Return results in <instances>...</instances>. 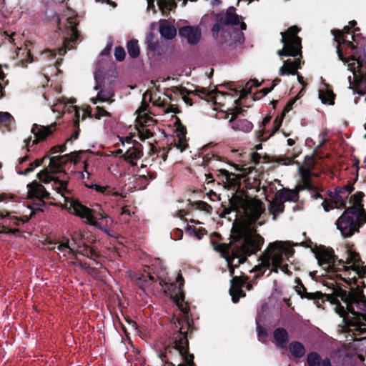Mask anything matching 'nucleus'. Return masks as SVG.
I'll use <instances>...</instances> for the list:
<instances>
[{
	"label": "nucleus",
	"mask_w": 366,
	"mask_h": 366,
	"mask_svg": "<svg viewBox=\"0 0 366 366\" xmlns=\"http://www.w3.org/2000/svg\"><path fill=\"white\" fill-rule=\"evenodd\" d=\"M74 252L80 253L84 256H86L90 258H94L97 257V252L93 249L92 248H90L85 245V243L82 244L81 249H77Z\"/></svg>",
	"instance_id": "obj_33"
},
{
	"label": "nucleus",
	"mask_w": 366,
	"mask_h": 366,
	"mask_svg": "<svg viewBox=\"0 0 366 366\" xmlns=\"http://www.w3.org/2000/svg\"><path fill=\"white\" fill-rule=\"evenodd\" d=\"M351 193L349 187L337 189L335 193H331L330 198L332 204H330L327 201L322 202V206L325 212H328L333 207L342 209L346 206V202Z\"/></svg>",
	"instance_id": "obj_13"
},
{
	"label": "nucleus",
	"mask_w": 366,
	"mask_h": 366,
	"mask_svg": "<svg viewBox=\"0 0 366 366\" xmlns=\"http://www.w3.org/2000/svg\"><path fill=\"white\" fill-rule=\"evenodd\" d=\"M179 35L189 44H196L201 39V30L198 26H185L179 29Z\"/></svg>",
	"instance_id": "obj_17"
},
{
	"label": "nucleus",
	"mask_w": 366,
	"mask_h": 366,
	"mask_svg": "<svg viewBox=\"0 0 366 366\" xmlns=\"http://www.w3.org/2000/svg\"><path fill=\"white\" fill-rule=\"evenodd\" d=\"M74 109H75V112H76V122L79 121V112L77 110L76 107H74Z\"/></svg>",
	"instance_id": "obj_57"
},
{
	"label": "nucleus",
	"mask_w": 366,
	"mask_h": 366,
	"mask_svg": "<svg viewBox=\"0 0 366 366\" xmlns=\"http://www.w3.org/2000/svg\"><path fill=\"white\" fill-rule=\"evenodd\" d=\"M69 160L67 155L56 156L50 158L49 164L47 168L44 169L37 174V177L44 184H51V188L58 194H61L63 198V207L67 209L69 213L74 214L81 218H85L88 223L91 225L97 226L103 231L107 232L106 229L101 227L94 217V213L99 216L101 219H107V217L103 215L101 212H97L88 207L82 205L79 202L74 199L69 195V192L66 189V182L59 179L52 175L54 173H60L61 167L65 164Z\"/></svg>",
	"instance_id": "obj_2"
},
{
	"label": "nucleus",
	"mask_w": 366,
	"mask_h": 366,
	"mask_svg": "<svg viewBox=\"0 0 366 366\" xmlns=\"http://www.w3.org/2000/svg\"><path fill=\"white\" fill-rule=\"evenodd\" d=\"M113 94L110 92H104V91H100L96 99L92 98L91 101L94 104H97V102H108L110 100V99L112 97Z\"/></svg>",
	"instance_id": "obj_34"
},
{
	"label": "nucleus",
	"mask_w": 366,
	"mask_h": 366,
	"mask_svg": "<svg viewBox=\"0 0 366 366\" xmlns=\"http://www.w3.org/2000/svg\"><path fill=\"white\" fill-rule=\"evenodd\" d=\"M297 79H298V81H299L300 84H303V77H302V76H300V75H299V74H298V75H297Z\"/></svg>",
	"instance_id": "obj_60"
},
{
	"label": "nucleus",
	"mask_w": 366,
	"mask_h": 366,
	"mask_svg": "<svg viewBox=\"0 0 366 366\" xmlns=\"http://www.w3.org/2000/svg\"><path fill=\"white\" fill-rule=\"evenodd\" d=\"M319 98L324 104H333L335 99V94L332 89L327 85L325 84L319 90Z\"/></svg>",
	"instance_id": "obj_25"
},
{
	"label": "nucleus",
	"mask_w": 366,
	"mask_h": 366,
	"mask_svg": "<svg viewBox=\"0 0 366 366\" xmlns=\"http://www.w3.org/2000/svg\"><path fill=\"white\" fill-rule=\"evenodd\" d=\"M321 364L322 366H331L330 361L329 359L326 358L321 361Z\"/></svg>",
	"instance_id": "obj_54"
},
{
	"label": "nucleus",
	"mask_w": 366,
	"mask_h": 366,
	"mask_svg": "<svg viewBox=\"0 0 366 366\" xmlns=\"http://www.w3.org/2000/svg\"><path fill=\"white\" fill-rule=\"evenodd\" d=\"M94 115L96 119H100L102 117H110V113L106 111L104 108L97 106L96 107V112Z\"/></svg>",
	"instance_id": "obj_42"
},
{
	"label": "nucleus",
	"mask_w": 366,
	"mask_h": 366,
	"mask_svg": "<svg viewBox=\"0 0 366 366\" xmlns=\"http://www.w3.org/2000/svg\"><path fill=\"white\" fill-rule=\"evenodd\" d=\"M143 155L142 144L135 142L132 147H128L124 153V159L132 165L137 164V160Z\"/></svg>",
	"instance_id": "obj_18"
},
{
	"label": "nucleus",
	"mask_w": 366,
	"mask_h": 366,
	"mask_svg": "<svg viewBox=\"0 0 366 366\" xmlns=\"http://www.w3.org/2000/svg\"><path fill=\"white\" fill-rule=\"evenodd\" d=\"M31 43L28 42L24 44V47L18 46L16 49V56L21 62L23 66H26L27 63H30L32 61V59L30 56V50L28 48L29 45Z\"/></svg>",
	"instance_id": "obj_24"
},
{
	"label": "nucleus",
	"mask_w": 366,
	"mask_h": 366,
	"mask_svg": "<svg viewBox=\"0 0 366 366\" xmlns=\"http://www.w3.org/2000/svg\"><path fill=\"white\" fill-rule=\"evenodd\" d=\"M46 158V157H44L42 159H36L35 162H31L29 164V166L25 169L24 171H19V174H24V175H26L28 174L29 173L31 172L32 171H34V169L40 166L41 164H42V162L44 161V159Z\"/></svg>",
	"instance_id": "obj_37"
},
{
	"label": "nucleus",
	"mask_w": 366,
	"mask_h": 366,
	"mask_svg": "<svg viewBox=\"0 0 366 366\" xmlns=\"http://www.w3.org/2000/svg\"><path fill=\"white\" fill-rule=\"evenodd\" d=\"M187 229L194 233L199 239L204 234V229L202 227L195 228L192 226H188Z\"/></svg>",
	"instance_id": "obj_44"
},
{
	"label": "nucleus",
	"mask_w": 366,
	"mask_h": 366,
	"mask_svg": "<svg viewBox=\"0 0 366 366\" xmlns=\"http://www.w3.org/2000/svg\"><path fill=\"white\" fill-rule=\"evenodd\" d=\"M27 197L29 199L33 201L27 206L30 214L29 215H24L21 218L14 216L10 217V221L15 225L28 222L35 211H41V208L45 205L44 200L49 198V193L43 185L34 181L28 184Z\"/></svg>",
	"instance_id": "obj_9"
},
{
	"label": "nucleus",
	"mask_w": 366,
	"mask_h": 366,
	"mask_svg": "<svg viewBox=\"0 0 366 366\" xmlns=\"http://www.w3.org/2000/svg\"><path fill=\"white\" fill-rule=\"evenodd\" d=\"M230 203L242 219V228L239 237L229 244H219L215 249L225 258L230 272L244 262L247 256L257 252L261 248L264 239L254 231L250 226L254 224L264 212V204L255 199H245L242 195H234Z\"/></svg>",
	"instance_id": "obj_1"
},
{
	"label": "nucleus",
	"mask_w": 366,
	"mask_h": 366,
	"mask_svg": "<svg viewBox=\"0 0 366 366\" xmlns=\"http://www.w3.org/2000/svg\"><path fill=\"white\" fill-rule=\"evenodd\" d=\"M307 362L309 366H320L321 359L318 354L315 352H311L308 354Z\"/></svg>",
	"instance_id": "obj_36"
},
{
	"label": "nucleus",
	"mask_w": 366,
	"mask_h": 366,
	"mask_svg": "<svg viewBox=\"0 0 366 366\" xmlns=\"http://www.w3.org/2000/svg\"><path fill=\"white\" fill-rule=\"evenodd\" d=\"M180 94L182 96L183 100L189 105H192V103L186 94H193L207 102H212L214 105H219V107H215L214 108V110L219 109L220 111H222V108L224 107L227 104L237 102V100H233L232 96L227 93H222L214 90L209 91L203 87L196 88L194 90L188 91L186 89H182L180 91Z\"/></svg>",
	"instance_id": "obj_10"
},
{
	"label": "nucleus",
	"mask_w": 366,
	"mask_h": 366,
	"mask_svg": "<svg viewBox=\"0 0 366 366\" xmlns=\"http://www.w3.org/2000/svg\"><path fill=\"white\" fill-rule=\"evenodd\" d=\"M127 51L129 56L136 58L139 54V47L137 40H131L127 44Z\"/></svg>",
	"instance_id": "obj_32"
},
{
	"label": "nucleus",
	"mask_w": 366,
	"mask_h": 366,
	"mask_svg": "<svg viewBox=\"0 0 366 366\" xmlns=\"http://www.w3.org/2000/svg\"><path fill=\"white\" fill-rule=\"evenodd\" d=\"M282 119L277 118L274 121V132L277 131L281 126Z\"/></svg>",
	"instance_id": "obj_51"
},
{
	"label": "nucleus",
	"mask_w": 366,
	"mask_h": 366,
	"mask_svg": "<svg viewBox=\"0 0 366 366\" xmlns=\"http://www.w3.org/2000/svg\"><path fill=\"white\" fill-rule=\"evenodd\" d=\"M7 215H9V214L7 212H5V213L4 212H0V217L1 218H4V217H5Z\"/></svg>",
	"instance_id": "obj_61"
},
{
	"label": "nucleus",
	"mask_w": 366,
	"mask_h": 366,
	"mask_svg": "<svg viewBox=\"0 0 366 366\" xmlns=\"http://www.w3.org/2000/svg\"><path fill=\"white\" fill-rule=\"evenodd\" d=\"M246 287H247V290H249L252 289V285L250 283H247V285H246Z\"/></svg>",
	"instance_id": "obj_64"
},
{
	"label": "nucleus",
	"mask_w": 366,
	"mask_h": 366,
	"mask_svg": "<svg viewBox=\"0 0 366 366\" xmlns=\"http://www.w3.org/2000/svg\"><path fill=\"white\" fill-rule=\"evenodd\" d=\"M13 121V117L9 112H0V124H9Z\"/></svg>",
	"instance_id": "obj_41"
},
{
	"label": "nucleus",
	"mask_w": 366,
	"mask_h": 366,
	"mask_svg": "<svg viewBox=\"0 0 366 366\" xmlns=\"http://www.w3.org/2000/svg\"><path fill=\"white\" fill-rule=\"evenodd\" d=\"M335 36V41L338 45L337 52L340 60L347 64L348 70L353 74L352 79L348 76L350 89L354 94H364L366 93V58L355 57L345 59L343 57V49L350 47L352 49L355 48L354 42H357V36L350 31L349 26H345L342 31L337 30L332 31Z\"/></svg>",
	"instance_id": "obj_4"
},
{
	"label": "nucleus",
	"mask_w": 366,
	"mask_h": 366,
	"mask_svg": "<svg viewBox=\"0 0 366 366\" xmlns=\"http://www.w3.org/2000/svg\"><path fill=\"white\" fill-rule=\"evenodd\" d=\"M258 337L260 341H263L262 338L266 336V332L262 330L259 326L257 327Z\"/></svg>",
	"instance_id": "obj_49"
},
{
	"label": "nucleus",
	"mask_w": 366,
	"mask_h": 366,
	"mask_svg": "<svg viewBox=\"0 0 366 366\" xmlns=\"http://www.w3.org/2000/svg\"><path fill=\"white\" fill-rule=\"evenodd\" d=\"M269 210L273 215V219H276L277 216L283 212L284 204L278 196H276L275 199L270 202Z\"/></svg>",
	"instance_id": "obj_27"
},
{
	"label": "nucleus",
	"mask_w": 366,
	"mask_h": 366,
	"mask_svg": "<svg viewBox=\"0 0 366 366\" xmlns=\"http://www.w3.org/2000/svg\"><path fill=\"white\" fill-rule=\"evenodd\" d=\"M28 156H25L23 158L20 159L19 163L23 164L24 162L27 161Z\"/></svg>",
	"instance_id": "obj_58"
},
{
	"label": "nucleus",
	"mask_w": 366,
	"mask_h": 366,
	"mask_svg": "<svg viewBox=\"0 0 366 366\" xmlns=\"http://www.w3.org/2000/svg\"><path fill=\"white\" fill-rule=\"evenodd\" d=\"M67 21V32L70 35L69 38H66L64 42V46L59 49V55H64L67 49H71L74 48L76 41L78 39L79 34L76 29L77 25L76 19L75 16L71 14L66 18Z\"/></svg>",
	"instance_id": "obj_14"
},
{
	"label": "nucleus",
	"mask_w": 366,
	"mask_h": 366,
	"mask_svg": "<svg viewBox=\"0 0 366 366\" xmlns=\"http://www.w3.org/2000/svg\"><path fill=\"white\" fill-rule=\"evenodd\" d=\"M137 134L141 140L147 139L152 136V132L144 127L137 129Z\"/></svg>",
	"instance_id": "obj_40"
},
{
	"label": "nucleus",
	"mask_w": 366,
	"mask_h": 366,
	"mask_svg": "<svg viewBox=\"0 0 366 366\" xmlns=\"http://www.w3.org/2000/svg\"><path fill=\"white\" fill-rule=\"evenodd\" d=\"M295 140L292 139H287V144L289 146H292L293 144H295Z\"/></svg>",
	"instance_id": "obj_56"
},
{
	"label": "nucleus",
	"mask_w": 366,
	"mask_h": 366,
	"mask_svg": "<svg viewBox=\"0 0 366 366\" xmlns=\"http://www.w3.org/2000/svg\"><path fill=\"white\" fill-rule=\"evenodd\" d=\"M21 39V35L18 34L15 32L11 33L10 35H8V41L10 43H13L16 44V41Z\"/></svg>",
	"instance_id": "obj_46"
},
{
	"label": "nucleus",
	"mask_w": 366,
	"mask_h": 366,
	"mask_svg": "<svg viewBox=\"0 0 366 366\" xmlns=\"http://www.w3.org/2000/svg\"><path fill=\"white\" fill-rule=\"evenodd\" d=\"M147 44L150 49L155 51L158 46V41L155 35L149 34L147 36Z\"/></svg>",
	"instance_id": "obj_39"
},
{
	"label": "nucleus",
	"mask_w": 366,
	"mask_h": 366,
	"mask_svg": "<svg viewBox=\"0 0 366 366\" xmlns=\"http://www.w3.org/2000/svg\"><path fill=\"white\" fill-rule=\"evenodd\" d=\"M175 137L174 140V147L179 149L181 152L184 151L188 144L185 137V129L182 127L176 130Z\"/></svg>",
	"instance_id": "obj_21"
},
{
	"label": "nucleus",
	"mask_w": 366,
	"mask_h": 366,
	"mask_svg": "<svg viewBox=\"0 0 366 366\" xmlns=\"http://www.w3.org/2000/svg\"><path fill=\"white\" fill-rule=\"evenodd\" d=\"M66 143L59 146L54 147L51 149V153L64 152L66 150Z\"/></svg>",
	"instance_id": "obj_47"
},
{
	"label": "nucleus",
	"mask_w": 366,
	"mask_h": 366,
	"mask_svg": "<svg viewBox=\"0 0 366 366\" xmlns=\"http://www.w3.org/2000/svg\"><path fill=\"white\" fill-rule=\"evenodd\" d=\"M300 68V60L297 59L294 61L287 60L280 69V75H295L297 69Z\"/></svg>",
	"instance_id": "obj_20"
},
{
	"label": "nucleus",
	"mask_w": 366,
	"mask_h": 366,
	"mask_svg": "<svg viewBox=\"0 0 366 366\" xmlns=\"http://www.w3.org/2000/svg\"><path fill=\"white\" fill-rule=\"evenodd\" d=\"M4 82V74L1 71V66L0 65V97L3 95V93H2V89H3L2 85H3Z\"/></svg>",
	"instance_id": "obj_48"
},
{
	"label": "nucleus",
	"mask_w": 366,
	"mask_h": 366,
	"mask_svg": "<svg viewBox=\"0 0 366 366\" xmlns=\"http://www.w3.org/2000/svg\"><path fill=\"white\" fill-rule=\"evenodd\" d=\"M222 114H223L224 116H222V117H219V118H224V119H226V118H227V117H228V116H229V114H228V113H224V112H223V113H222Z\"/></svg>",
	"instance_id": "obj_62"
},
{
	"label": "nucleus",
	"mask_w": 366,
	"mask_h": 366,
	"mask_svg": "<svg viewBox=\"0 0 366 366\" xmlns=\"http://www.w3.org/2000/svg\"><path fill=\"white\" fill-rule=\"evenodd\" d=\"M244 284V280L239 277H234L232 280L229 293L234 303H237L240 297H244L245 295L242 290V287Z\"/></svg>",
	"instance_id": "obj_19"
},
{
	"label": "nucleus",
	"mask_w": 366,
	"mask_h": 366,
	"mask_svg": "<svg viewBox=\"0 0 366 366\" xmlns=\"http://www.w3.org/2000/svg\"><path fill=\"white\" fill-rule=\"evenodd\" d=\"M274 338L276 345L281 349H285L288 341V333L283 328H277L274 331Z\"/></svg>",
	"instance_id": "obj_23"
},
{
	"label": "nucleus",
	"mask_w": 366,
	"mask_h": 366,
	"mask_svg": "<svg viewBox=\"0 0 366 366\" xmlns=\"http://www.w3.org/2000/svg\"><path fill=\"white\" fill-rule=\"evenodd\" d=\"M52 125L50 127H44L36 124H33L31 132L34 134V138L31 137L26 138L24 140L25 146L27 147L28 151L31 145L38 144L40 141L44 140L47 136L51 134Z\"/></svg>",
	"instance_id": "obj_16"
},
{
	"label": "nucleus",
	"mask_w": 366,
	"mask_h": 366,
	"mask_svg": "<svg viewBox=\"0 0 366 366\" xmlns=\"http://www.w3.org/2000/svg\"><path fill=\"white\" fill-rule=\"evenodd\" d=\"M299 29L295 26H291L286 32H281V42L283 44V48L278 50L277 54L280 56H295L301 53V39L297 36Z\"/></svg>",
	"instance_id": "obj_11"
},
{
	"label": "nucleus",
	"mask_w": 366,
	"mask_h": 366,
	"mask_svg": "<svg viewBox=\"0 0 366 366\" xmlns=\"http://www.w3.org/2000/svg\"><path fill=\"white\" fill-rule=\"evenodd\" d=\"M289 350L292 355L297 358H300L304 356L305 349L303 345L299 342H292L289 345Z\"/></svg>",
	"instance_id": "obj_28"
},
{
	"label": "nucleus",
	"mask_w": 366,
	"mask_h": 366,
	"mask_svg": "<svg viewBox=\"0 0 366 366\" xmlns=\"http://www.w3.org/2000/svg\"><path fill=\"white\" fill-rule=\"evenodd\" d=\"M159 32L164 39H172L176 36L177 29L174 26L164 20L160 21Z\"/></svg>",
	"instance_id": "obj_22"
},
{
	"label": "nucleus",
	"mask_w": 366,
	"mask_h": 366,
	"mask_svg": "<svg viewBox=\"0 0 366 366\" xmlns=\"http://www.w3.org/2000/svg\"><path fill=\"white\" fill-rule=\"evenodd\" d=\"M363 197L362 192L350 196V206L336 221L337 228L345 237H351L366 222V213L362 204Z\"/></svg>",
	"instance_id": "obj_8"
},
{
	"label": "nucleus",
	"mask_w": 366,
	"mask_h": 366,
	"mask_svg": "<svg viewBox=\"0 0 366 366\" xmlns=\"http://www.w3.org/2000/svg\"><path fill=\"white\" fill-rule=\"evenodd\" d=\"M72 242L69 240L64 242H56L50 243L49 249L56 252L59 254L68 257L74 253L76 249H81L82 244V234L81 231H75L71 234Z\"/></svg>",
	"instance_id": "obj_12"
},
{
	"label": "nucleus",
	"mask_w": 366,
	"mask_h": 366,
	"mask_svg": "<svg viewBox=\"0 0 366 366\" xmlns=\"http://www.w3.org/2000/svg\"><path fill=\"white\" fill-rule=\"evenodd\" d=\"M300 179L297 184L298 190L307 189L314 199L322 198L321 194L311 182V172L309 167H299Z\"/></svg>",
	"instance_id": "obj_15"
},
{
	"label": "nucleus",
	"mask_w": 366,
	"mask_h": 366,
	"mask_svg": "<svg viewBox=\"0 0 366 366\" xmlns=\"http://www.w3.org/2000/svg\"><path fill=\"white\" fill-rule=\"evenodd\" d=\"M234 129H242L245 132H249L252 129V124L247 120L238 121L232 125Z\"/></svg>",
	"instance_id": "obj_35"
},
{
	"label": "nucleus",
	"mask_w": 366,
	"mask_h": 366,
	"mask_svg": "<svg viewBox=\"0 0 366 366\" xmlns=\"http://www.w3.org/2000/svg\"><path fill=\"white\" fill-rule=\"evenodd\" d=\"M272 89V88H269V89L265 88V89H263L262 91H263L264 94H267L269 92H270Z\"/></svg>",
	"instance_id": "obj_59"
},
{
	"label": "nucleus",
	"mask_w": 366,
	"mask_h": 366,
	"mask_svg": "<svg viewBox=\"0 0 366 366\" xmlns=\"http://www.w3.org/2000/svg\"><path fill=\"white\" fill-rule=\"evenodd\" d=\"M327 300L335 305V311L341 317L348 329L360 334L366 332V315L355 311L353 305L358 307H363L366 311V297L360 290L350 293L338 290L334 295H328Z\"/></svg>",
	"instance_id": "obj_3"
},
{
	"label": "nucleus",
	"mask_w": 366,
	"mask_h": 366,
	"mask_svg": "<svg viewBox=\"0 0 366 366\" xmlns=\"http://www.w3.org/2000/svg\"><path fill=\"white\" fill-rule=\"evenodd\" d=\"M216 19L217 23L212 27V32L219 42L235 44L243 41L242 31L246 29V24L242 17L235 14L234 8L219 14Z\"/></svg>",
	"instance_id": "obj_6"
},
{
	"label": "nucleus",
	"mask_w": 366,
	"mask_h": 366,
	"mask_svg": "<svg viewBox=\"0 0 366 366\" xmlns=\"http://www.w3.org/2000/svg\"><path fill=\"white\" fill-rule=\"evenodd\" d=\"M79 132L76 131L75 132L73 135L71 137V138L68 139L66 142V144L69 142H72L74 140H76L78 138Z\"/></svg>",
	"instance_id": "obj_50"
},
{
	"label": "nucleus",
	"mask_w": 366,
	"mask_h": 366,
	"mask_svg": "<svg viewBox=\"0 0 366 366\" xmlns=\"http://www.w3.org/2000/svg\"><path fill=\"white\" fill-rule=\"evenodd\" d=\"M296 292L298 295H300L302 297H305L307 299H314L316 300L315 304L319 307V301L320 297L321 296V293H310L306 292V289L304 285L298 281V284L295 287Z\"/></svg>",
	"instance_id": "obj_26"
},
{
	"label": "nucleus",
	"mask_w": 366,
	"mask_h": 366,
	"mask_svg": "<svg viewBox=\"0 0 366 366\" xmlns=\"http://www.w3.org/2000/svg\"><path fill=\"white\" fill-rule=\"evenodd\" d=\"M147 109V105L142 104L141 107L138 109V116L137 117V122L139 124L144 125L149 124L152 121V118L146 116L145 111Z\"/></svg>",
	"instance_id": "obj_30"
},
{
	"label": "nucleus",
	"mask_w": 366,
	"mask_h": 366,
	"mask_svg": "<svg viewBox=\"0 0 366 366\" xmlns=\"http://www.w3.org/2000/svg\"><path fill=\"white\" fill-rule=\"evenodd\" d=\"M299 191L297 187H295V190L283 189L277 196L282 201H296L298 199Z\"/></svg>",
	"instance_id": "obj_29"
},
{
	"label": "nucleus",
	"mask_w": 366,
	"mask_h": 366,
	"mask_svg": "<svg viewBox=\"0 0 366 366\" xmlns=\"http://www.w3.org/2000/svg\"><path fill=\"white\" fill-rule=\"evenodd\" d=\"M320 266L327 272L335 274L349 285H357V276L363 277L366 273V266L360 259L355 252L348 250L345 262L337 263L332 250L328 248H320L317 253Z\"/></svg>",
	"instance_id": "obj_5"
},
{
	"label": "nucleus",
	"mask_w": 366,
	"mask_h": 366,
	"mask_svg": "<svg viewBox=\"0 0 366 366\" xmlns=\"http://www.w3.org/2000/svg\"><path fill=\"white\" fill-rule=\"evenodd\" d=\"M292 249L286 243L276 241L270 243L259 258V263L254 267L253 271L262 274L270 267L277 272L280 269L285 274H289L288 265L286 261L293 255Z\"/></svg>",
	"instance_id": "obj_7"
},
{
	"label": "nucleus",
	"mask_w": 366,
	"mask_h": 366,
	"mask_svg": "<svg viewBox=\"0 0 366 366\" xmlns=\"http://www.w3.org/2000/svg\"><path fill=\"white\" fill-rule=\"evenodd\" d=\"M89 113H90V111L89 110L84 111L82 118H84V117Z\"/></svg>",
	"instance_id": "obj_63"
},
{
	"label": "nucleus",
	"mask_w": 366,
	"mask_h": 366,
	"mask_svg": "<svg viewBox=\"0 0 366 366\" xmlns=\"http://www.w3.org/2000/svg\"><path fill=\"white\" fill-rule=\"evenodd\" d=\"M249 85H250L249 86L250 87L253 86H257V84L256 81H254V80H252L250 82H248L247 86H249Z\"/></svg>",
	"instance_id": "obj_55"
},
{
	"label": "nucleus",
	"mask_w": 366,
	"mask_h": 366,
	"mask_svg": "<svg viewBox=\"0 0 366 366\" xmlns=\"http://www.w3.org/2000/svg\"><path fill=\"white\" fill-rule=\"evenodd\" d=\"M135 136V133H130V135L129 136H127L125 138H122L121 139V141L122 142V144L124 145V142L123 139H125V141L127 142H129V140L132 139V138H133Z\"/></svg>",
	"instance_id": "obj_52"
},
{
	"label": "nucleus",
	"mask_w": 366,
	"mask_h": 366,
	"mask_svg": "<svg viewBox=\"0 0 366 366\" xmlns=\"http://www.w3.org/2000/svg\"><path fill=\"white\" fill-rule=\"evenodd\" d=\"M129 327H126L124 325L122 326V329L124 332V333L128 335L131 332H136L137 327L136 324L133 322H128Z\"/></svg>",
	"instance_id": "obj_45"
},
{
	"label": "nucleus",
	"mask_w": 366,
	"mask_h": 366,
	"mask_svg": "<svg viewBox=\"0 0 366 366\" xmlns=\"http://www.w3.org/2000/svg\"><path fill=\"white\" fill-rule=\"evenodd\" d=\"M92 189H94L96 192L99 193H102L104 194H117V193H112V189L110 187L108 186H102L99 184H93L91 186Z\"/></svg>",
	"instance_id": "obj_38"
},
{
	"label": "nucleus",
	"mask_w": 366,
	"mask_h": 366,
	"mask_svg": "<svg viewBox=\"0 0 366 366\" xmlns=\"http://www.w3.org/2000/svg\"><path fill=\"white\" fill-rule=\"evenodd\" d=\"M164 112L166 113H169V112H172V113H176L177 112V108L176 107H174L173 106H171L168 108H167Z\"/></svg>",
	"instance_id": "obj_53"
},
{
	"label": "nucleus",
	"mask_w": 366,
	"mask_h": 366,
	"mask_svg": "<svg viewBox=\"0 0 366 366\" xmlns=\"http://www.w3.org/2000/svg\"><path fill=\"white\" fill-rule=\"evenodd\" d=\"M114 56L118 61L124 60L125 57V51L124 49L122 47H117L114 51Z\"/></svg>",
	"instance_id": "obj_43"
},
{
	"label": "nucleus",
	"mask_w": 366,
	"mask_h": 366,
	"mask_svg": "<svg viewBox=\"0 0 366 366\" xmlns=\"http://www.w3.org/2000/svg\"><path fill=\"white\" fill-rule=\"evenodd\" d=\"M220 172L224 176L226 183L229 187L235 186L239 182V177L234 173H230L225 169H221Z\"/></svg>",
	"instance_id": "obj_31"
}]
</instances>
